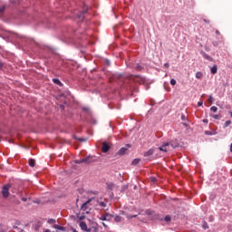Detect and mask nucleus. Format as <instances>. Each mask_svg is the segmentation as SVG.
<instances>
[{"label":"nucleus","instance_id":"f257e3e1","mask_svg":"<svg viewBox=\"0 0 232 232\" xmlns=\"http://www.w3.org/2000/svg\"><path fill=\"white\" fill-rule=\"evenodd\" d=\"M159 150L163 153H168V151H171L169 142H164L161 146L159 147Z\"/></svg>","mask_w":232,"mask_h":232},{"label":"nucleus","instance_id":"f03ea898","mask_svg":"<svg viewBox=\"0 0 232 232\" xmlns=\"http://www.w3.org/2000/svg\"><path fill=\"white\" fill-rule=\"evenodd\" d=\"M92 201V198L89 199L88 201H86L85 203H83L81 207V210L82 211H85L86 215L90 214V202Z\"/></svg>","mask_w":232,"mask_h":232},{"label":"nucleus","instance_id":"7ed1b4c3","mask_svg":"<svg viewBox=\"0 0 232 232\" xmlns=\"http://www.w3.org/2000/svg\"><path fill=\"white\" fill-rule=\"evenodd\" d=\"M10 190V185H5L3 187V189H2V195L3 197H5V198H7V197L10 195V192H8Z\"/></svg>","mask_w":232,"mask_h":232},{"label":"nucleus","instance_id":"20e7f679","mask_svg":"<svg viewBox=\"0 0 232 232\" xmlns=\"http://www.w3.org/2000/svg\"><path fill=\"white\" fill-rule=\"evenodd\" d=\"M85 164H92L97 162V158L95 156H88L84 159Z\"/></svg>","mask_w":232,"mask_h":232},{"label":"nucleus","instance_id":"39448f33","mask_svg":"<svg viewBox=\"0 0 232 232\" xmlns=\"http://www.w3.org/2000/svg\"><path fill=\"white\" fill-rule=\"evenodd\" d=\"M102 151L103 153H108V151H110V145L106 141L102 142Z\"/></svg>","mask_w":232,"mask_h":232},{"label":"nucleus","instance_id":"423d86ee","mask_svg":"<svg viewBox=\"0 0 232 232\" xmlns=\"http://www.w3.org/2000/svg\"><path fill=\"white\" fill-rule=\"evenodd\" d=\"M132 81H134L135 82H144L146 79L141 76H135V77H132Z\"/></svg>","mask_w":232,"mask_h":232},{"label":"nucleus","instance_id":"0eeeda50","mask_svg":"<svg viewBox=\"0 0 232 232\" xmlns=\"http://www.w3.org/2000/svg\"><path fill=\"white\" fill-rule=\"evenodd\" d=\"M107 188L108 189H110L111 191H113V189H117V185H115L112 182L107 183Z\"/></svg>","mask_w":232,"mask_h":232},{"label":"nucleus","instance_id":"6e6552de","mask_svg":"<svg viewBox=\"0 0 232 232\" xmlns=\"http://www.w3.org/2000/svg\"><path fill=\"white\" fill-rule=\"evenodd\" d=\"M80 227H81V229H82V231L88 232V225H86V223L80 222Z\"/></svg>","mask_w":232,"mask_h":232},{"label":"nucleus","instance_id":"1a4fd4ad","mask_svg":"<svg viewBox=\"0 0 232 232\" xmlns=\"http://www.w3.org/2000/svg\"><path fill=\"white\" fill-rule=\"evenodd\" d=\"M169 148H172V150H175V148H179V143L177 141H170L169 142Z\"/></svg>","mask_w":232,"mask_h":232},{"label":"nucleus","instance_id":"9d476101","mask_svg":"<svg viewBox=\"0 0 232 232\" xmlns=\"http://www.w3.org/2000/svg\"><path fill=\"white\" fill-rule=\"evenodd\" d=\"M153 153H155V150L150 149L147 152L144 153V157H150V155H152Z\"/></svg>","mask_w":232,"mask_h":232},{"label":"nucleus","instance_id":"9b49d317","mask_svg":"<svg viewBox=\"0 0 232 232\" xmlns=\"http://www.w3.org/2000/svg\"><path fill=\"white\" fill-rule=\"evenodd\" d=\"M128 151V148L123 147L118 151V155H124Z\"/></svg>","mask_w":232,"mask_h":232},{"label":"nucleus","instance_id":"f8f14e48","mask_svg":"<svg viewBox=\"0 0 232 232\" xmlns=\"http://www.w3.org/2000/svg\"><path fill=\"white\" fill-rule=\"evenodd\" d=\"M111 218H113V215L110 214V213H105V220L110 222V220H111Z\"/></svg>","mask_w":232,"mask_h":232},{"label":"nucleus","instance_id":"ddd939ff","mask_svg":"<svg viewBox=\"0 0 232 232\" xmlns=\"http://www.w3.org/2000/svg\"><path fill=\"white\" fill-rule=\"evenodd\" d=\"M122 221H124V218H122L121 216L114 217V222H122Z\"/></svg>","mask_w":232,"mask_h":232},{"label":"nucleus","instance_id":"4468645a","mask_svg":"<svg viewBox=\"0 0 232 232\" xmlns=\"http://www.w3.org/2000/svg\"><path fill=\"white\" fill-rule=\"evenodd\" d=\"M99 231V229L97 228V227H95V226H93V227H89L88 229H87V232H98Z\"/></svg>","mask_w":232,"mask_h":232},{"label":"nucleus","instance_id":"2eb2a0df","mask_svg":"<svg viewBox=\"0 0 232 232\" xmlns=\"http://www.w3.org/2000/svg\"><path fill=\"white\" fill-rule=\"evenodd\" d=\"M210 117L216 119L217 121H220V119L222 118L220 114H210Z\"/></svg>","mask_w":232,"mask_h":232},{"label":"nucleus","instance_id":"dca6fc26","mask_svg":"<svg viewBox=\"0 0 232 232\" xmlns=\"http://www.w3.org/2000/svg\"><path fill=\"white\" fill-rule=\"evenodd\" d=\"M218 68L217 67V65H213V67L210 69V72L213 75H215V73H217Z\"/></svg>","mask_w":232,"mask_h":232},{"label":"nucleus","instance_id":"f3484780","mask_svg":"<svg viewBox=\"0 0 232 232\" xmlns=\"http://www.w3.org/2000/svg\"><path fill=\"white\" fill-rule=\"evenodd\" d=\"M98 204L101 206V208H106V203L102 201V199H98Z\"/></svg>","mask_w":232,"mask_h":232},{"label":"nucleus","instance_id":"a211bd4d","mask_svg":"<svg viewBox=\"0 0 232 232\" xmlns=\"http://www.w3.org/2000/svg\"><path fill=\"white\" fill-rule=\"evenodd\" d=\"M29 166H31V168H34L35 166V160L30 159L29 160Z\"/></svg>","mask_w":232,"mask_h":232},{"label":"nucleus","instance_id":"6ab92c4d","mask_svg":"<svg viewBox=\"0 0 232 232\" xmlns=\"http://www.w3.org/2000/svg\"><path fill=\"white\" fill-rule=\"evenodd\" d=\"M203 57L204 59H207V61H213V58L208 54H206V53H203Z\"/></svg>","mask_w":232,"mask_h":232},{"label":"nucleus","instance_id":"aec40b11","mask_svg":"<svg viewBox=\"0 0 232 232\" xmlns=\"http://www.w3.org/2000/svg\"><path fill=\"white\" fill-rule=\"evenodd\" d=\"M204 77V74L200 72H196V79H202Z\"/></svg>","mask_w":232,"mask_h":232},{"label":"nucleus","instance_id":"412c9836","mask_svg":"<svg viewBox=\"0 0 232 232\" xmlns=\"http://www.w3.org/2000/svg\"><path fill=\"white\" fill-rule=\"evenodd\" d=\"M73 138L76 139V140H80V142H86V140H88L86 138H77L75 136Z\"/></svg>","mask_w":232,"mask_h":232},{"label":"nucleus","instance_id":"4be33fe9","mask_svg":"<svg viewBox=\"0 0 232 232\" xmlns=\"http://www.w3.org/2000/svg\"><path fill=\"white\" fill-rule=\"evenodd\" d=\"M75 164H85L84 159H81V160H76Z\"/></svg>","mask_w":232,"mask_h":232},{"label":"nucleus","instance_id":"5701e85b","mask_svg":"<svg viewBox=\"0 0 232 232\" xmlns=\"http://www.w3.org/2000/svg\"><path fill=\"white\" fill-rule=\"evenodd\" d=\"M125 216H126V218H127L128 220H130V218H137V215L130 216V215H128V214H125Z\"/></svg>","mask_w":232,"mask_h":232},{"label":"nucleus","instance_id":"b1692460","mask_svg":"<svg viewBox=\"0 0 232 232\" xmlns=\"http://www.w3.org/2000/svg\"><path fill=\"white\" fill-rule=\"evenodd\" d=\"M54 84H58L59 86H63V83L61 82V81H59V79H53V80Z\"/></svg>","mask_w":232,"mask_h":232},{"label":"nucleus","instance_id":"393cba45","mask_svg":"<svg viewBox=\"0 0 232 232\" xmlns=\"http://www.w3.org/2000/svg\"><path fill=\"white\" fill-rule=\"evenodd\" d=\"M210 111H213L214 113H217L218 111V108H217V106H212L210 108Z\"/></svg>","mask_w":232,"mask_h":232},{"label":"nucleus","instance_id":"a878e982","mask_svg":"<svg viewBox=\"0 0 232 232\" xmlns=\"http://www.w3.org/2000/svg\"><path fill=\"white\" fill-rule=\"evenodd\" d=\"M139 162H140V159H135L132 160V165L137 166V164H139Z\"/></svg>","mask_w":232,"mask_h":232},{"label":"nucleus","instance_id":"bb28decb","mask_svg":"<svg viewBox=\"0 0 232 232\" xmlns=\"http://www.w3.org/2000/svg\"><path fill=\"white\" fill-rule=\"evenodd\" d=\"M135 68H136V70L140 71V70H142V65L140 63H136Z\"/></svg>","mask_w":232,"mask_h":232},{"label":"nucleus","instance_id":"cd10ccee","mask_svg":"<svg viewBox=\"0 0 232 232\" xmlns=\"http://www.w3.org/2000/svg\"><path fill=\"white\" fill-rule=\"evenodd\" d=\"M53 227H54L55 229H61L62 231H64V227H59V225H54Z\"/></svg>","mask_w":232,"mask_h":232},{"label":"nucleus","instance_id":"c85d7f7f","mask_svg":"<svg viewBox=\"0 0 232 232\" xmlns=\"http://www.w3.org/2000/svg\"><path fill=\"white\" fill-rule=\"evenodd\" d=\"M213 95H209V97H208V102L210 103V104H213Z\"/></svg>","mask_w":232,"mask_h":232},{"label":"nucleus","instance_id":"c756f323","mask_svg":"<svg viewBox=\"0 0 232 232\" xmlns=\"http://www.w3.org/2000/svg\"><path fill=\"white\" fill-rule=\"evenodd\" d=\"M170 84H171L172 86H175V84H177V81H176L175 79H171V80H170Z\"/></svg>","mask_w":232,"mask_h":232},{"label":"nucleus","instance_id":"7c9ffc66","mask_svg":"<svg viewBox=\"0 0 232 232\" xmlns=\"http://www.w3.org/2000/svg\"><path fill=\"white\" fill-rule=\"evenodd\" d=\"M48 224H55V219L53 218L48 219Z\"/></svg>","mask_w":232,"mask_h":232},{"label":"nucleus","instance_id":"2f4dec72","mask_svg":"<svg viewBox=\"0 0 232 232\" xmlns=\"http://www.w3.org/2000/svg\"><path fill=\"white\" fill-rule=\"evenodd\" d=\"M165 221L166 222H170L171 221V218L169 216L165 217Z\"/></svg>","mask_w":232,"mask_h":232},{"label":"nucleus","instance_id":"473e14b6","mask_svg":"<svg viewBox=\"0 0 232 232\" xmlns=\"http://www.w3.org/2000/svg\"><path fill=\"white\" fill-rule=\"evenodd\" d=\"M203 229H208L209 227L208 226V223H204L202 226Z\"/></svg>","mask_w":232,"mask_h":232},{"label":"nucleus","instance_id":"72a5a7b5","mask_svg":"<svg viewBox=\"0 0 232 232\" xmlns=\"http://www.w3.org/2000/svg\"><path fill=\"white\" fill-rule=\"evenodd\" d=\"M82 14L84 13H82L80 15H78L80 21H82V19H84V16L82 15Z\"/></svg>","mask_w":232,"mask_h":232},{"label":"nucleus","instance_id":"f704fd0d","mask_svg":"<svg viewBox=\"0 0 232 232\" xmlns=\"http://www.w3.org/2000/svg\"><path fill=\"white\" fill-rule=\"evenodd\" d=\"M229 124H231V121H227L225 123V128H227V126H229Z\"/></svg>","mask_w":232,"mask_h":232},{"label":"nucleus","instance_id":"c9c22d12","mask_svg":"<svg viewBox=\"0 0 232 232\" xmlns=\"http://www.w3.org/2000/svg\"><path fill=\"white\" fill-rule=\"evenodd\" d=\"M100 220L106 221V216H105V214L102 215V216H101Z\"/></svg>","mask_w":232,"mask_h":232},{"label":"nucleus","instance_id":"e433bc0d","mask_svg":"<svg viewBox=\"0 0 232 232\" xmlns=\"http://www.w3.org/2000/svg\"><path fill=\"white\" fill-rule=\"evenodd\" d=\"M84 218H86L85 216H80V217H79V219H80V220H84Z\"/></svg>","mask_w":232,"mask_h":232},{"label":"nucleus","instance_id":"4c0bfd02","mask_svg":"<svg viewBox=\"0 0 232 232\" xmlns=\"http://www.w3.org/2000/svg\"><path fill=\"white\" fill-rule=\"evenodd\" d=\"M5 12V6H3L2 8H0V14H3Z\"/></svg>","mask_w":232,"mask_h":232},{"label":"nucleus","instance_id":"58836bf2","mask_svg":"<svg viewBox=\"0 0 232 232\" xmlns=\"http://www.w3.org/2000/svg\"><path fill=\"white\" fill-rule=\"evenodd\" d=\"M164 67H165V68H169V63H166L164 64Z\"/></svg>","mask_w":232,"mask_h":232},{"label":"nucleus","instance_id":"ea45409f","mask_svg":"<svg viewBox=\"0 0 232 232\" xmlns=\"http://www.w3.org/2000/svg\"><path fill=\"white\" fill-rule=\"evenodd\" d=\"M203 104H204V102H198V106H202Z\"/></svg>","mask_w":232,"mask_h":232},{"label":"nucleus","instance_id":"a19ab883","mask_svg":"<svg viewBox=\"0 0 232 232\" xmlns=\"http://www.w3.org/2000/svg\"><path fill=\"white\" fill-rule=\"evenodd\" d=\"M206 134H207V135H215V133H211V132H209V131H206Z\"/></svg>","mask_w":232,"mask_h":232},{"label":"nucleus","instance_id":"79ce46f5","mask_svg":"<svg viewBox=\"0 0 232 232\" xmlns=\"http://www.w3.org/2000/svg\"><path fill=\"white\" fill-rule=\"evenodd\" d=\"M181 120H182V121H186V116H185V115H182V116H181Z\"/></svg>","mask_w":232,"mask_h":232},{"label":"nucleus","instance_id":"37998d69","mask_svg":"<svg viewBox=\"0 0 232 232\" xmlns=\"http://www.w3.org/2000/svg\"><path fill=\"white\" fill-rule=\"evenodd\" d=\"M22 200H23V202H26V200H28V198H22Z\"/></svg>","mask_w":232,"mask_h":232},{"label":"nucleus","instance_id":"c03bdc74","mask_svg":"<svg viewBox=\"0 0 232 232\" xmlns=\"http://www.w3.org/2000/svg\"><path fill=\"white\" fill-rule=\"evenodd\" d=\"M203 122L205 123V124H208V120H203Z\"/></svg>","mask_w":232,"mask_h":232},{"label":"nucleus","instance_id":"a18cd8bd","mask_svg":"<svg viewBox=\"0 0 232 232\" xmlns=\"http://www.w3.org/2000/svg\"><path fill=\"white\" fill-rule=\"evenodd\" d=\"M204 23H208V24H209V20H206V19H204Z\"/></svg>","mask_w":232,"mask_h":232},{"label":"nucleus","instance_id":"49530a36","mask_svg":"<svg viewBox=\"0 0 232 232\" xmlns=\"http://www.w3.org/2000/svg\"><path fill=\"white\" fill-rule=\"evenodd\" d=\"M102 226H104V227H108V226L106 225V223H102Z\"/></svg>","mask_w":232,"mask_h":232},{"label":"nucleus","instance_id":"de8ad7c7","mask_svg":"<svg viewBox=\"0 0 232 232\" xmlns=\"http://www.w3.org/2000/svg\"><path fill=\"white\" fill-rule=\"evenodd\" d=\"M155 180H156L155 178H151L152 182H155Z\"/></svg>","mask_w":232,"mask_h":232},{"label":"nucleus","instance_id":"09e8293b","mask_svg":"<svg viewBox=\"0 0 232 232\" xmlns=\"http://www.w3.org/2000/svg\"><path fill=\"white\" fill-rule=\"evenodd\" d=\"M216 34H217L218 35H219V34H220V32H218V31H216Z\"/></svg>","mask_w":232,"mask_h":232},{"label":"nucleus","instance_id":"8fccbe9b","mask_svg":"<svg viewBox=\"0 0 232 232\" xmlns=\"http://www.w3.org/2000/svg\"><path fill=\"white\" fill-rule=\"evenodd\" d=\"M183 126H188V123H187V122H184V123H183Z\"/></svg>","mask_w":232,"mask_h":232},{"label":"nucleus","instance_id":"3c124183","mask_svg":"<svg viewBox=\"0 0 232 232\" xmlns=\"http://www.w3.org/2000/svg\"><path fill=\"white\" fill-rule=\"evenodd\" d=\"M44 232H52V231H50V229H46Z\"/></svg>","mask_w":232,"mask_h":232},{"label":"nucleus","instance_id":"603ef678","mask_svg":"<svg viewBox=\"0 0 232 232\" xmlns=\"http://www.w3.org/2000/svg\"><path fill=\"white\" fill-rule=\"evenodd\" d=\"M61 108H62V110H63V108H64V105H61Z\"/></svg>","mask_w":232,"mask_h":232},{"label":"nucleus","instance_id":"864d4df0","mask_svg":"<svg viewBox=\"0 0 232 232\" xmlns=\"http://www.w3.org/2000/svg\"><path fill=\"white\" fill-rule=\"evenodd\" d=\"M107 64H110V61L107 60Z\"/></svg>","mask_w":232,"mask_h":232},{"label":"nucleus","instance_id":"5fc2aeb1","mask_svg":"<svg viewBox=\"0 0 232 232\" xmlns=\"http://www.w3.org/2000/svg\"><path fill=\"white\" fill-rule=\"evenodd\" d=\"M120 215H124V212H121Z\"/></svg>","mask_w":232,"mask_h":232},{"label":"nucleus","instance_id":"6e6d98bb","mask_svg":"<svg viewBox=\"0 0 232 232\" xmlns=\"http://www.w3.org/2000/svg\"><path fill=\"white\" fill-rule=\"evenodd\" d=\"M127 148H130V145H127Z\"/></svg>","mask_w":232,"mask_h":232},{"label":"nucleus","instance_id":"4d7b16f0","mask_svg":"<svg viewBox=\"0 0 232 232\" xmlns=\"http://www.w3.org/2000/svg\"><path fill=\"white\" fill-rule=\"evenodd\" d=\"M123 189H126V187H123Z\"/></svg>","mask_w":232,"mask_h":232},{"label":"nucleus","instance_id":"13d9d810","mask_svg":"<svg viewBox=\"0 0 232 232\" xmlns=\"http://www.w3.org/2000/svg\"><path fill=\"white\" fill-rule=\"evenodd\" d=\"M123 189H126V187H123Z\"/></svg>","mask_w":232,"mask_h":232}]
</instances>
